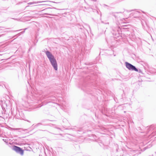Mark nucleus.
<instances>
[{
  "label": "nucleus",
  "mask_w": 156,
  "mask_h": 156,
  "mask_svg": "<svg viewBox=\"0 0 156 156\" xmlns=\"http://www.w3.org/2000/svg\"><path fill=\"white\" fill-rule=\"evenodd\" d=\"M44 52L49 59L50 63L54 69L56 71L57 70H58V65L56 60L54 56L48 51H45Z\"/></svg>",
  "instance_id": "obj_1"
},
{
  "label": "nucleus",
  "mask_w": 156,
  "mask_h": 156,
  "mask_svg": "<svg viewBox=\"0 0 156 156\" xmlns=\"http://www.w3.org/2000/svg\"><path fill=\"white\" fill-rule=\"evenodd\" d=\"M121 29L119 27H116L114 29H113L112 33L114 36H115V37H119L122 34Z\"/></svg>",
  "instance_id": "obj_2"
},
{
  "label": "nucleus",
  "mask_w": 156,
  "mask_h": 156,
  "mask_svg": "<svg viewBox=\"0 0 156 156\" xmlns=\"http://www.w3.org/2000/svg\"><path fill=\"white\" fill-rule=\"evenodd\" d=\"M12 149L15 151L17 153L20 154L21 155H23V150L19 147L14 145L12 147Z\"/></svg>",
  "instance_id": "obj_3"
},
{
  "label": "nucleus",
  "mask_w": 156,
  "mask_h": 156,
  "mask_svg": "<svg viewBox=\"0 0 156 156\" xmlns=\"http://www.w3.org/2000/svg\"><path fill=\"white\" fill-rule=\"evenodd\" d=\"M125 63L126 67L129 70L132 71H137V68L135 66L127 62H125Z\"/></svg>",
  "instance_id": "obj_4"
},
{
  "label": "nucleus",
  "mask_w": 156,
  "mask_h": 156,
  "mask_svg": "<svg viewBox=\"0 0 156 156\" xmlns=\"http://www.w3.org/2000/svg\"><path fill=\"white\" fill-rule=\"evenodd\" d=\"M15 117L16 118L18 119H23L24 117V115L22 112L18 111H16V114L15 115Z\"/></svg>",
  "instance_id": "obj_5"
},
{
  "label": "nucleus",
  "mask_w": 156,
  "mask_h": 156,
  "mask_svg": "<svg viewBox=\"0 0 156 156\" xmlns=\"http://www.w3.org/2000/svg\"><path fill=\"white\" fill-rule=\"evenodd\" d=\"M134 17V18H139L141 15V13L140 11H136L133 13Z\"/></svg>",
  "instance_id": "obj_6"
},
{
  "label": "nucleus",
  "mask_w": 156,
  "mask_h": 156,
  "mask_svg": "<svg viewBox=\"0 0 156 156\" xmlns=\"http://www.w3.org/2000/svg\"><path fill=\"white\" fill-rule=\"evenodd\" d=\"M51 9V8H47L43 9V10L41 11V12H42V13H43L44 14L50 15V14L47 13H45V12H50Z\"/></svg>",
  "instance_id": "obj_7"
},
{
  "label": "nucleus",
  "mask_w": 156,
  "mask_h": 156,
  "mask_svg": "<svg viewBox=\"0 0 156 156\" xmlns=\"http://www.w3.org/2000/svg\"><path fill=\"white\" fill-rule=\"evenodd\" d=\"M129 26L126 25L124 26V27L120 29L121 30V32H124L125 31V30H127L128 31V29L129 28Z\"/></svg>",
  "instance_id": "obj_8"
},
{
  "label": "nucleus",
  "mask_w": 156,
  "mask_h": 156,
  "mask_svg": "<svg viewBox=\"0 0 156 156\" xmlns=\"http://www.w3.org/2000/svg\"><path fill=\"white\" fill-rule=\"evenodd\" d=\"M122 32L123 33H124L123 34L124 35H125L126 37H128V36H129L130 35V32H129V30H128V32L127 30H125V31L124 32Z\"/></svg>",
  "instance_id": "obj_9"
},
{
  "label": "nucleus",
  "mask_w": 156,
  "mask_h": 156,
  "mask_svg": "<svg viewBox=\"0 0 156 156\" xmlns=\"http://www.w3.org/2000/svg\"><path fill=\"white\" fill-rule=\"evenodd\" d=\"M83 27L84 28H85L86 30L88 33V29H89L90 30V31L91 29L90 28V27L89 26V25H85V27Z\"/></svg>",
  "instance_id": "obj_10"
},
{
  "label": "nucleus",
  "mask_w": 156,
  "mask_h": 156,
  "mask_svg": "<svg viewBox=\"0 0 156 156\" xmlns=\"http://www.w3.org/2000/svg\"><path fill=\"white\" fill-rule=\"evenodd\" d=\"M95 8L96 9H93V6H92L91 9L93 10V12H96L98 14H99V12L98 10V9H97V7L96 5L95 6Z\"/></svg>",
  "instance_id": "obj_11"
},
{
  "label": "nucleus",
  "mask_w": 156,
  "mask_h": 156,
  "mask_svg": "<svg viewBox=\"0 0 156 156\" xmlns=\"http://www.w3.org/2000/svg\"><path fill=\"white\" fill-rule=\"evenodd\" d=\"M39 2H29V3H27L28 6H27L26 7L28 6L29 5H34V4H37V3H38Z\"/></svg>",
  "instance_id": "obj_12"
},
{
  "label": "nucleus",
  "mask_w": 156,
  "mask_h": 156,
  "mask_svg": "<svg viewBox=\"0 0 156 156\" xmlns=\"http://www.w3.org/2000/svg\"><path fill=\"white\" fill-rule=\"evenodd\" d=\"M42 124L41 123H39L34 126V127L35 128H37L38 126L41 125Z\"/></svg>",
  "instance_id": "obj_13"
},
{
  "label": "nucleus",
  "mask_w": 156,
  "mask_h": 156,
  "mask_svg": "<svg viewBox=\"0 0 156 156\" xmlns=\"http://www.w3.org/2000/svg\"><path fill=\"white\" fill-rule=\"evenodd\" d=\"M0 102L1 106L2 107V109H3V103L5 104V102L4 101H1Z\"/></svg>",
  "instance_id": "obj_14"
},
{
  "label": "nucleus",
  "mask_w": 156,
  "mask_h": 156,
  "mask_svg": "<svg viewBox=\"0 0 156 156\" xmlns=\"http://www.w3.org/2000/svg\"><path fill=\"white\" fill-rule=\"evenodd\" d=\"M135 71L138 72L139 73H143L142 71L140 69H137V71L135 70Z\"/></svg>",
  "instance_id": "obj_15"
},
{
  "label": "nucleus",
  "mask_w": 156,
  "mask_h": 156,
  "mask_svg": "<svg viewBox=\"0 0 156 156\" xmlns=\"http://www.w3.org/2000/svg\"><path fill=\"white\" fill-rule=\"evenodd\" d=\"M2 140L6 143V144L8 145L9 144L8 142L7 141V140L5 139H3Z\"/></svg>",
  "instance_id": "obj_16"
},
{
  "label": "nucleus",
  "mask_w": 156,
  "mask_h": 156,
  "mask_svg": "<svg viewBox=\"0 0 156 156\" xmlns=\"http://www.w3.org/2000/svg\"><path fill=\"white\" fill-rule=\"evenodd\" d=\"M4 116L3 113L2 112V114H0V117L3 118V117Z\"/></svg>",
  "instance_id": "obj_17"
},
{
  "label": "nucleus",
  "mask_w": 156,
  "mask_h": 156,
  "mask_svg": "<svg viewBox=\"0 0 156 156\" xmlns=\"http://www.w3.org/2000/svg\"><path fill=\"white\" fill-rule=\"evenodd\" d=\"M27 29V28L24 29V30L23 31H22V32H21L20 33H21V34H23V33H24L25 32V30H26V29Z\"/></svg>",
  "instance_id": "obj_18"
},
{
  "label": "nucleus",
  "mask_w": 156,
  "mask_h": 156,
  "mask_svg": "<svg viewBox=\"0 0 156 156\" xmlns=\"http://www.w3.org/2000/svg\"><path fill=\"white\" fill-rule=\"evenodd\" d=\"M51 98H52V99H51L52 100H53V101H54L55 100V97H52Z\"/></svg>",
  "instance_id": "obj_19"
},
{
  "label": "nucleus",
  "mask_w": 156,
  "mask_h": 156,
  "mask_svg": "<svg viewBox=\"0 0 156 156\" xmlns=\"http://www.w3.org/2000/svg\"><path fill=\"white\" fill-rule=\"evenodd\" d=\"M12 130H18V129L17 128H12Z\"/></svg>",
  "instance_id": "obj_20"
},
{
  "label": "nucleus",
  "mask_w": 156,
  "mask_h": 156,
  "mask_svg": "<svg viewBox=\"0 0 156 156\" xmlns=\"http://www.w3.org/2000/svg\"><path fill=\"white\" fill-rule=\"evenodd\" d=\"M112 16H114L115 18H116V15H115V13H113L112 14Z\"/></svg>",
  "instance_id": "obj_21"
},
{
  "label": "nucleus",
  "mask_w": 156,
  "mask_h": 156,
  "mask_svg": "<svg viewBox=\"0 0 156 156\" xmlns=\"http://www.w3.org/2000/svg\"><path fill=\"white\" fill-rule=\"evenodd\" d=\"M4 35V34H0V37L3 36Z\"/></svg>",
  "instance_id": "obj_22"
},
{
  "label": "nucleus",
  "mask_w": 156,
  "mask_h": 156,
  "mask_svg": "<svg viewBox=\"0 0 156 156\" xmlns=\"http://www.w3.org/2000/svg\"><path fill=\"white\" fill-rule=\"evenodd\" d=\"M3 28L2 27H0V30H3L2 29H1V28Z\"/></svg>",
  "instance_id": "obj_23"
},
{
  "label": "nucleus",
  "mask_w": 156,
  "mask_h": 156,
  "mask_svg": "<svg viewBox=\"0 0 156 156\" xmlns=\"http://www.w3.org/2000/svg\"><path fill=\"white\" fill-rule=\"evenodd\" d=\"M27 129H23L22 130L24 131H25V130H27Z\"/></svg>",
  "instance_id": "obj_24"
},
{
  "label": "nucleus",
  "mask_w": 156,
  "mask_h": 156,
  "mask_svg": "<svg viewBox=\"0 0 156 156\" xmlns=\"http://www.w3.org/2000/svg\"><path fill=\"white\" fill-rule=\"evenodd\" d=\"M92 1H93L95 2H96L97 0H91Z\"/></svg>",
  "instance_id": "obj_25"
},
{
  "label": "nucleus",
  "mask_w": 156,
  "mask_h": 156,
  "mask_svg": "<svg viewBox=\"0 0 156 156\" xmlns=\"http://www.w3.org/2000/svg\"><path fill=\"white\" fill-rule=\"evenodd\" d=\"M22 30V29L19 30H16V31H20V30Z\"/></svg>",
  "instance_id": "obj_26"
},
{
  "label": "nucleus",
  "mask_w": 156,
  "mask_h": 156,
  "mask_svg": "<svg viewBox=\"0 0 156 156\" xmlns=\"http://www.w3.org/2000/svg\"><path fill=\"white\" fill-rule=\"evenodd\" d=\"M104 129V130H105V131H106V130H107V129Z\"/></svg>",
  "instance_id": "obj_27"
},
{
  "label": "nucleus",
  "mask_w": 156,
  "mask_h": 156,
  "mask_svg": "<svg viewBox=\"0 0 156 156\" xmlns=\"http://www.w3.org/2000/svg\"><path fill=\"white\" fill-rule=\"evenodd\" d=\"M142 12H143V13H144V12L143 11H142Z\"/></svg>",
  "instance_id": "obj_28"
},
{
  "label": "nucleus",
  "mask_w": 156,
  "mask_h": 156,
  "mask_svg": "<svg viewBox=\"0 0 156 156\" xmlns=\"http://www.w3.org/2000/svg\"><path fill=\"white\" fill-rule=\"evenodd\" d=\"M42 130V131H43V130ZM44 131H46V130H44Z\"/></svg>",
  "instance_id": "obj_29"
}]
</instances>
